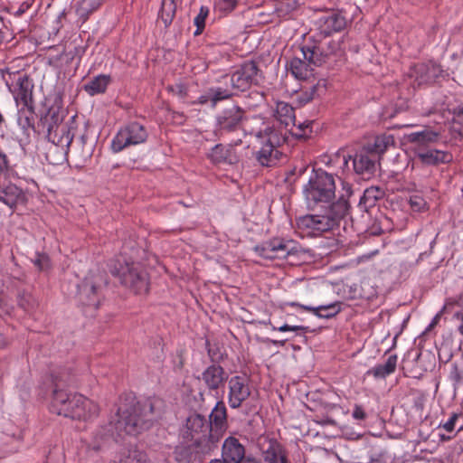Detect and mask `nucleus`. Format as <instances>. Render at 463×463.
<instances>
[{
	"label": "nucleus",
	"instance_id": "1",
	"mask_svg": "<svg viewBox=\"0 0 463 463\" xmlns=\"http://www.w3.org/2000/svg\"><path fill=\"white\" fill-rule=\"evenodd\" d=\"M163 401L160 398H146L137 401L128 395L117 411L115 429L120 435L137 436L150 429L162 413Z\"/></svg>",
	"mask_w": 463,
	"mask_h": 463
},
{
	"label": "nucleus",
	"instance_id": "2",
	"mask_svg": "<svg viewBox=\"0 0 463 463\" xmlns=\"http://www.w3.org/2000/svg\"><path fill=\"white\" fill-rule=\"evenodd\" d=\"M182 436L186 445L175 449V459L187 463H201L203 457L212 450L213 445L218 441V436L211 431L208 420L197 413L186 419Z\"/></svg>",
	"mask_w": 463,
	"mask_h": 463
},
{
	"label": "nucleus",
	"instance_id": "3",
	"mask_svg": "<svg viewBox=\"0 0 463 463\" xmlns=\"http://www.w3.org/2000/svg\"><path fill=\"white\" fill-rule=\"evenodd\" d=\"M347 200L340 197L324 210L323 213L306 214L297 219V229L302 237H317L332 231L348 213Z\"/></svg>",
	"mask_w": 463,
	"mask_h": 463
},
{
	"label": "nucleus",
	"instance_id": "4",
	"mask_svg": "<svg viewBox=\"0 0 463 463\" xmlns=\"http://www.w3.org/2000/svg\"><path fill=\"white\" fill-rule=\"evenodd\" d=\"M110 273L118 277L120 283L135 294L147 293L149 289L148 274L138 262L123 264L120 260L110 266Z\"/></svg>",
	"mask_w": 463,
	"mask_h": 463
},
{
	"label": "nucleus",
	"instance_id": "5",
	"mask_svg": "<svg viewBox=\"0 0 463 463\" xmlns=\"http://www.w3.org/2000/svg\"><path fill=\"white\" fill-rule=\"evenodd\" d=\"M349 160L353 161L354 171L365 178H369L375 171L376 156L369 148L364 147L354 156L348 155L345 149H339L330 158L329 164L338 167L343 173L349 169Z\"/></svg>",
	"mask_w": 463,
	"mask_h": 463
},
{
	"label": "nucleus",
	"instance_id": "6",
	"mask_svg": "<svg viewBox=\"0 0 463 463\" xmlns=\"http://www.w3.org/2000/svg\"><path fill=\"white\" fill-rule=\"evenodd\" d=\"M303 193L308 204L330 203L335 197L334 176L323 170L316 171L304 186Z\"/></svg>",
	"mask_w": 463,
	"mask_h": 463
},
{
	"label": "nucleus",
	"instance_id": "7",
	"mask_svg": "<svg viewBox=\"0 0 463 463\" xmlns=\"http://www.w3.org/2000/svg\"><path fill=\"white\" fill-rule=\"evenodd\" d=\"M262 146L256 154V159L262 166L271 167L278 164L282 153L279 147L286 141L285 134L274 128L267 127L257 135Z\"/></svg>",
	"mask_w": 463,
	"mask_h": 463
},
{
	"label": "nucleus",
	"instance_id": "8",
	"mask_svg": "<svg viewBox=\"0 0 463 463\" xmlns=\"http://www.w3.org/2000/svg\"><path fill=\"white\" fill-rule=\"evenodd\" d=\"M325 61V56L317 46L304 45L299 55L288 62V70L298 80H306L313 75V66H319Z\"/></svg>",
	"mask_w": 463,
	"mask_h": 463
},
{
	"label": "nucleus",
	"instance_id": "9",
	"mask_svg": "<svg viewBox=\"0 0 463 463\" xmlns=\"http://www.w3.org/2000/svg\"><path fill=\"white\" fill-rule=\"evenodd\" d=\"M148 137L146 128L138 122H130L120 128L111 142V149L118 153L129 146L144 143Z\"/></svg>",
	"mask_w": 463,
	"mask_h": 463
},
{
	"label": "nucleus",
	"instance_id": "10",
	"mask_svg": "<svg viewBox=\"0 0 463 463\" xmlns=\"http://www.w3.org/2000/svg\"><path fill=\"white\" fill-rule=\"evenodd\" d=\"M101 282L100 277L90 276L78 285L77 299L82 307L94 310L99 308L103 299Z\"/></svg>",
	"mask_w": 463,
	"mask_h": 463
},
{
	"label": "nucleus",
	"instance_id": "11",
	"mask_svg": "<svg viewBox=\"0 0 463 463\" xmlns=\"http://www.w3.org/2000/svg\"><path fill=\"white\" fill-rule=\"evenodd\" d=\"M257 254L267 260L286 259L288 255L295 254L296 242L291 240L274 238L254 248Z\"/></svg>",
	"mask_w": 463,
	"mask_h": 463
},
{
	"label": "nucleus",
	"instance_id": "12",
	"mask_svg": "<svg viewBox=\"0 0 463 463\" xmlns=\"http://www.w3.org/2000/svg\"><path fill=\"white\" fill-rule=\"evenodd\" d=\"M259 69L255 62H245L232 74L223 77L225 84H230L231 90L245 91L253 83H257V74Z\"/></svg>",
	"mask_w": 463,
	"mask_h": 463
},
{
	"label": "nucleus",
	"instance_id": "13",
	"mask_svg": "<svg viewBox=\"0 0 463 463\" xmlns=\"http://www.w3.org/2000/svg\"><path fill=\"white\" fill-rule=\"evenodd\" d=\"M415 159L411 161V171L417 170L419 164L427 166L447 165L453 161V155L445 150L436 148H414Z\"/></svg>",
	"mask_w": 463,
	"mask_h": 463
},
{
	"label": "nucleus",
	"instance_id": "14",
	"mask_svg": "<svg viewBox=\"0 0 463 463\" xmlns=\"http://www.w3.org/2000/svg\"><path fill=\"white\" fill-rule=\"evenodd\" d=\"M258 446L264 463H292L288 458V451L276 439L261 437Z\"/></svg>",
	"mask_w": 463,
	"mask_h": 463
},
{
	"label": "nucleus",
	"instance_id": "15",
	"mask_svg": "<svg viewBox=\"0 0 463 463\" xmlns=\"http://www.w3.org/2000/svg\"><path fill=\"white\" fill-rule=\"evenodd\" d=\"M250 392L249 380L245 376L235 375L228 380V403L231 408H240Z\"/></svg>",
	"mask_w": 463,
	"mask_h": 463
},
{
	"label": "nucleus",
	"instance_id": "16",
	"mask_svg": "<svg viewBox=\"0 0 463 463\" xmlns=\"http://www.w3.org/2000/svg\"><path fill=\"white\" fill-rule=\"evenodd\" d=\"M76 129V116H73L66 123L52 128L50 132H47V138L55 146H60L62 149H68L73 140Z\"/></svg>",
	"mask_w": 463,
	"mask_h": 463
},
{
	"label": "nucleus",
	"instance_id": "17",
	"mask_svg": "<svg viewBox=\"0 0 463 463\" xmlns=\"http://www.w3.org/2000/svg\"><path fill=\"white\" fill-rule=\"evenodd\" d=\"M206 157L214 165H233L240 161L239 154L231 144L215 145L207 152Z\"/></svg>",
	"mask_w": 463,
	"mask_h": 463
},
{
	"label": "nucleus",
	"instance_id": "18",
	"mask_svg": "<svg viewBox=\"0 0 463 463\" xmlns=\"http://www.w3.org/2000/svg\"><path fill=\"white\" fill-rule=\"evenodd\" d=\"M442 71L440 65L433 61L420 62L411 67V76L414 78L418 86L429 85L435 82Z\"/></svg>",
	"mask_w": 463,
	"mask_h": 463
},
{
	"label": "nucleus",
	"instance_id": "19",
	"mask_svg": "<svg viewBox=\"0 0 463 463\" xmlns=\"http://www.w3.org/2000/svg\"><path fill=\"white\" fill-rule=\"evenodd\" d=\"M74 411H69L67 418L77 420H89L99 415V407L93 401L81 394H76V400L73 401Z\"/></svg>",
	"mask_w": 463,
	"mask_h": 463
},
{
	"label": "nucleus",
	"instance_id": "20",
	"mask_svg": "<svg viewBox=\"0 0 463 463\" xmlns=\"http://www.w3.org/2000/svg\"><path fill=\"white\" fill-rule=\"evenodd\" d=\"M318 30L325 36H329L345 29L346 19L340 13L332 11L322 14L317 22Z\"/></svg>",
	"mask_w": 463,
	"mask_h": 463
},
{
	"label": "nucleus",
	"instance_id": "21",
	"mask_svg": "<svg viewBox=\"0 0 463 463\" xmlns=\"http://www.w3.org/2000/svg\"><path fill=\"white\" fill-rule=\"evenodd\" d=\"M17 79L14 89L12 90L14 99L23 106L33 105V83L30 77L26 74L16 72Z\"/></svg>",
	"mask_w": 463,
	"mask_h": 463
},
{
	"label": "nucleus",
	"instance_id": "22",
	"mask_svg": "<svg viewBox=\"0 0 463 463\" xmlns=\"http://www.w3.org/2000/svg\"><path fill=\"white\" fill-rule=\"evenodd\" d=\"M64 117L61 97L56 95L53 103L49 107L44 116L41 118L40 124L43 130L46 129V132H50L52 128L63 124Z\"/></svg>",
	"mask_w": 463,
	"mask_h": 463
},
{
	"label": "nucleus",
	"instance_id": "23",
	"mask_svg": "<svg viewBox=\"0 0 463 463\" xmlns=\"http://www.w3.org/2000/svg\"><path fill=\"white\" fill-rule=\"evenodd\" d=\"M245 447L235 437L225 439L222 447V458L226 463H240L245 458Z\"/></svg>",
	"mask_w": 463,
	"mask_h": 463
},
{
	"label": "nucleus",
	"instance_id": "24",
	"mask_svg": "<svg viewBox=\"0 0 463 463\" xmlns=\"http://www.w3.org/2000/svg\"><path fill=\"white\" fill-rule=\"evenodd\" d=\"M201 379L209 390L215 391L223 386L228 374L221 365L212 364L203 372Z\"/></svg>",
	"mask_w": 463,
	"mask_h": 463
},
{
	"label": "nucleus",
	"instance_id": "25",
	"mask_svg": "<svg viewBox=\"0 0 463 463\" xmlns=\"http://www.w3.org/2000/svg\"><path fill=\"white\" fill-rule=\"evenodd\" d=\"M209 417L210 420L208 421L211 424V431L215 434V436H218L219 439L228 426L227 409L223 401H219L216 403Z\"/></svg>",
	"mask_w": 463,
	"mask_h": 463
},
{
	"label": "nucleus",
	"instance_id": "26",
	"mask_svg": "<svg viewBox=\"0 0 463 463\" xmlns=\"http://www.w3.org/2000/svg\"><path fill=\"white\" fill-rule=\"evenodd\" d=\"M243 113V110L236 106L223 110L218 118L220 129L225 131L235 130L240 126Z\"/></svg>",
	"mask_w": 463,
	"mask_h": 463
},
{
	"label": "nucleus",
	"instance_id": "27",
	"mask_svg": "<svg viewBox=\"0 0 463 463\" xmlns=\"http://www.w3.org/2000/svg\"><path fill=\"white\" fill-rule=\"evenodd\" d=\"M0 201L15 209L18 205H24L27 197L24 192L15 184H9L0 192Z\"/></svg>",
	"mask_w": 463,
	"mask_h": 463
},
{
	"label": "nucleus",
	"instance_id": "28",
	"mask_svg": "<svg viewBox=\"0 0 463 463\" xmlns=\"http://www.w3.org/2000/svg\"><path fill=\"white\" fill-rule=\"evenodd\" d=\"M73 393H69L64 389H52V395L51 401L50 410L52 413L61 415L63 417L68 416L69 410L66 407L70 405L71 398Z\"/></svg>",
	"mask_w": 463,
	"mask_h": 463
},
{
	"label": "nucleus",
	"instance_id": "29",
	"mask_svg": "<svg viewBox=\"0 0 463 463\" xmlns=\"http://www.w3.org/2000/svg\"><path fill=\"white\" fill-rule=\"evenodd\" d=\"M288 306L292 307H299L303 310L311 312L312 314L320 318H332L341 311L340 302H334L329 305H323L317 307L301 305L298 302H290L288 303Z\"/></svg>",
	"mask_w": 463,
	"mask_h": 463
},
{
	"label": "nucleus",
	"instance_id": "30",
	"mask_svg": "<svg viewBox=\"0 0 463 463\" xmlns=\"http://www.w3.org/2000/svg\"><path fill=\"white\" fill-rule=\"evenodd\" d=\"M440 137L439 132L425 128L422 131L412 132L408 135V141L415 145V148H427L429 145L436 144Z\"/></svg>",
	"mask_w": 463,
	"mask_h": 463
},
{
	"label": "nucleus",
	"instance_id": "31",
	"mask_svg": "<svg viewBox=\"0 0 463 463\" xmlns=\"http://www.w3.org/2000/svg\"><path fill=\"white\" fill-rule=\"evenodd\" d=\"M397 354H390L383 364H378L366 371L365 376H373L374 379H385L394 373L397 367Z\"/></svg>",
	"mask_w": 463,
	"mask_h": 463
},
{
	"label": "nucleus",
	"instance_id": "32",
	"mask_svg": "<svg viewBox=\"0 0 463 463\" xmlns=\"http://www.w3.org/2000/svg\"><path fill=\"white\" fill-rule=\"evenodd\" d=\"M233 95V92L229 88L213 87L198 98L200 104H207L211 102L214 107L219 101L227 99Z\"/></svg>",
	"mask_w": 463,
	"mask_h": 463
},
{
	"label": "nucleus",
	"instance_id": "33",
	"mask_svg": "<svg viewBox=\"0 0 463 463\" xmlns=\"http://www.w3.org/2000/svg\"><path fill=\"white\" fill-rule=\"evenodd\" d=\"M52 389H64L66 387L73 386L75 383V377L71 370L69 368H62L53 371L50 375Z\"/></svg>",
	"mask_w": 463,
	"mask_h": 463
},
{
	"label": "nucleus",
	"instance_id": "34",
	"mask_svg": "<svg viewBox=\"0 0 463 463\" xmlns=\"http://www.w3.org/2000/svg\"><path fill=\"white\" fill-rule=\"evenodd\" d=\"M111 82L110 75L99 74L91 79L84 85V90L90 96L103 94L106 92L108 86Z\"/></svg>",
	"mask_w": 463,
	"mask_h": 463
},
{
	"label": "nucleus",
	"instance_id": "35",
	"mask_svg": "<svg viewBox=\"0 0 463 463\" xmlns=\"http://www.w3.org/2000/svg\"><path fill=\"white\" fill-rule=\"evenodd\" d=\"M274 117L282 125L288 127L295 121L296 117L294 108L287 102L279 101L276 104Z\"/></svg>",
	"mask_w": 463,
	"mask_h": 463
},
{
	"label": "nucleus",
	"instance_id": "36",
	"mask_svg": "<svg viewBox=\"0 0 463 463\" xmlns=\"http://www.w3.org/2000/svg\"><path fill=\"white\" fill-rule=\"evenodd\" d=\"M34 111L33 105L31 106H24L18 111V125L22 128L24 133L29 135V131L33 130L35 132L34 127Z\"/></svg>",
	"mask_w": 463,
	"mask_h": 463
},
{
	"label": "nucleus",
	"instance_id": "37",
	"mask_svg": "<svg viewBox=\"0 0 463 463\" xmlns=\"http://www.w3.org/2000/svg\"><path fill=\"white\" fill-rule=\"evenodd\" d=\"M395 146V140L392 135L391 134H382L375 137L373 146L368 147L373 154L375 155H383L385 153L390 147Z\"/></svg>",
	"mask_w": 463,
	"mask_h": 463
},
{
	"label": "nucleus",
	"instance_id": "38",
	"mask_svg": "<svg viewBox=\"0 0 463 463\" xmlns=\"http://www.w3.org/2000/svg\"><path fill=\"white\" fill-rule=\"evenodd\" d=\"M140 250L141 248L137 245L136 241L130 238L128 240H125L120 250V256L124 262L123 264H126V261L136 262L135 260L138 257Z\"/></svg>",
	"mask_w": 463,
	"mask_h": 463
},
{
	"label": "nucleus",
	"instance_id": "39",
	"mask_svg": "<svg viewBox=\"0 0 463 463\" xmlns=\"http://www.w3.org/2000/svg\"><path fill=\"white\" fill-rule=\"evenodd\" d=\"M300 0H278L275 14L278 17L288 19L300 6Z\"/></svg>",
	"mask_w": 463,
	"mask_h": 463
},
{
	"label": "nucleus",
	"instance_id": "40",
	"mask_svg": "<svg viewBox=\"0 0 463 463\" xmlns=\"http://www.w3.org/2000/svg\"><path fill=\"white\" fill-rule=\"evenodd\" d=\"M384 192L379 187L371 186L364 190L360 203L365 208L373 207L379 199L383 197Z\"/></svg>",
	"mask_w": 463,
	"mask_h": 463
},
{
	"label": "nucleus",
	"instance_id": "41",
	"mask_svg": "<svg viewBox=\"0 0 463 463\" xmlns=\"http://www.w3.org/2000/svg\"><path fill=\"white\" fill-rule=\"evenodd\" d=\"M99 5V0H81L78 5L76 13L82 22H86L90 14L96 11Z\"/></svg>",
	"mask_w": 463,
	"mask_h": 463
},
{
	"label": "nucleus",
	"instance_id": "42",
	"mask_svg": "<svg viewBox=\"0 0 463 463\" xmlns=\"http://www.w3.org/2000/svg\"><path fill=\"white\" fill-rule=\"evenodd\" d=\"M109 432V430L106 428L101 427L98 429L93 435V440L89 445V449L94 451L101 450L110 439V434Z\"/></svg>",
	"mask_w": 463,
	"mask_h": 463
},
{
	"label": "nucleus",
	"instance_id": "43",
	"mask_svg": "<svg viewBox=\"0 0 463 463\" xmlns=\"http://www.w3.org/2000/svg\"><path fill=\"white\" fill-rule=\"evenodd\" d=\"M17 305L24 312L31 314L37 308L38 302L32 294L20 291L17 295Z\"/></svg>",
	"mask_w": 463,
	"mask_h": 463
},
{
	"label": "nucleus",
	"instance_id": "44",
	"mask_svg": "<svg viewBox=\"0 0 463 463\" xmlns=\"http://www.w3.org/2000/svg\"><path fill=\"white\" fill-rule=\"evenodd\" d=\"M293 125V128L291 129L292 135H294L297 138H307L308 137L313 129L312 126L314 124V121L312 120H305L303 122L296 123V120L294 123H291Z\"/></svg>",
	"mask_w": 463,
	"mask_h": 463
},
{
	"label": "nucleus",
	"instance_id": "45",
	"mask_svg": "<svg viewBox=\"0 0 463 463\" xmlns=\"http://www.w3.org/2000/svg\"><path fill=\"white\" fill-rule=\"evenodd\" d=\"M319 88L318 83L312 84L308 88H303L296 94V101L299 106H304L310 102L317 92Z\"/></svg>",
	"mask_w": 463,
	"mask_h": 463
},
{
	"label": "nucleus",
	"instance_id": "46",
	"mask_svg": "<svg viewBox=\"0 0 463 463\" xmlns=\"http://www.w3.org/2000/svg\"><path fill=\"white\" fill-rule=\"evenodd\" d=\"M121 463H148V458L145 451L137 448H131L128 450V454L121 459Z\"/></svg>",
	"mask_w": 463,
	"mask_h": 463
},
{
	"label": "nucleus",
	"instance_id": "47",
	"mask_svg": "<svg viewBox=\"0 0 463 463\" xmlns=\"http://www.w3.org/2000/svg\"><path fill=\"white\" fill-rule=\"evenodd\" d=\"M174 0H163L162 7L160 11V19L165 24V27L167 28L171 25L174 20Z\"/></svg>",
	"mask_w": 463,
	"mask_h": 463
},
{
	"label": "nucleus",
	"instance_id": "48",
	"mask_svg": "<svg viewBox=\"0 0 463 463\" xmlns=\"http://www.w3.org/2000/svg\"><path fill=\"white\" fill-rule=\"evenodd\" d=\"M209 14V8L206 6H202L199 14L195 16L194 23L196 26V31L194 32L195 35H199L203 33L205 26V19Z\"/></svg>",
	"mask_w": 463,
	"mask_h": 463
},
{
	"label": "nucleus",
	"instance_id": "49",
	"mask_svg": "<svg viewBox=\"0 0 463 463\" xmlns=\"http://www.w3.org/2000/svg\"><path fill=\"white\" fill-rule=\"evenodd\" d=\"M239 0H216L215 10L222 14L231 13L238 5Z\"/></svg>",
	"mask_w": 463,
	"mask_h": 463
},
{
	"label": "nucleus",
	"instance_id": "50",
	"mask_svg": "<svg viewBox=\"0 0 463 463\" xmlns=\"http://www.w3.org/2000/svg\"><path fill=\"white\" fill-rule=\"evenodd\" d=\"M455 304H457L456 300H453L451 298L448 299L445 302V305L443 306L442 309L439 312H438L435 315V317L432 318L431 322L430 323V325L427 327V331H430L431 329H433L439 323V320H440L443 313H445L448 308L451 307Z\"/></svg>",
	"mask_w": 463,
	"mask_h": 463
},
{
	"label": "nucleus",
	"instance_id": "51",
	"mask_svg": "<svg viewBox=\"0 0 463 463\" xmlns=\"http://www.w3.org/2000/svg\"><path fill=\"white\" fill-rule=\"evenodd\" d=\"M410 205L415 212H422L426 209V201L419 195H412L410 197Z\"/></svg>",
	"mask_w": 463,
	"mask_h": 463
},
{
	"label": "nucleus",
	"instance_id": "52",
	"mask_svg": "<svg viewBox=\"0 0 463 463\" xmlns=\"http://www.w3.org/2000/svg\"><path fill=\"white\" fill-rule=\"evenodd\" d=\"M273 330H278L279 332H288V331H293V332H298L301 331L302 333H307L309 332L308 326H289L288 324H285L279 327L273 326Z\"/></svg>",
	"mask_w": 463,
	"mask_h": 463
},
{
	"label": "nucleus",
	"instance_id": "53",
	"mask_svg": "<svg viewBox=\"0 0 463 463\" xmlns=\"http://www.w3.org/2000/svg\"><path fill=\"white\" fill-rule=\"evenodd\" d=\"M34 265L37 266L40 270L48 269L50 267L49 257L44 253L38 254L36 260H34Z\"/></svg>",
	"mask_w": 463,
	"mask_h": 463
},
{
	"label": "nucleus",
	"instance_id": "54",
	"mask_svg": "<svg viewBox=\"0 0 463 463\" xmlns=\"http://www.w3.org/2000/svg\"><path fill=\"white\" fill-rule=\"evenodd\" d=\"M459 415L458 413H452L449 419L444 422L441 426L448 432H451L455 430L456 422Z\"/></svg>",
	"mask_w": 463,
	"mask_h": 463
},
{
	"label": "nucleus",
	"instance_id": "55",
	"mask_svg": "<svg viewBox=\"0 0 463 463\" xmlns=\"http://www.w3.org/2000/svg\"><path fill=\"white\" fill-rule=\"evenodd\" d=\"M352 417L356 420H364L366 419L367 414L362 405L355 404L354 406Z\"/></svg>",
	"mask_w": 463,
	"mask_h": 463
},
{
	"label": "nucleus",
	"instance_id": "56",
	"mask_svg": "<svg viewBox=\"0 0 463 463\" xmlns=\"http://www.w3.org/2000/svg\"><path fill=\"white\" fill-rule=\"evenodd\" d=\"M84 52H85V49L81 46L74 47L73 51H70L66 53L68 61H72L75 57H78L79 60H80Z\"/></svg>",
	"mask_w": 463,
	"mask_h": 463
},
{
	"label": "nucleus",
	"instance_id": "57",
	"mask_svg": "<svg viewBox=\"0 0 463 463\" xmlns=\"http://www.w3.org/2000/svg\"><path fill=\"white\" fill-rule=\"evenodd\" d=\"M450 379L454 384H459L462 381V375L456 365L450 373Z\"/></svg>",
	"mask_w": 463,
	"mask_h": 463
},
{
	"label": "nucleus",
	"instance_id": "58",
	"mask_svg": "<svg viewBox=\"0 0 463 463\" xmlns=\"http://www.w3.org/2000/svg\"><path fill=\"white\" fill-rule=\"evenodd\" d=\"M32 6V3L28 1L23 2L17 11L15 12L16 15H22L24 14L30 7Z\"/></svg>",
	"mask_w": 463,
	"mask_h": 463
},
{
	"label": "nucleus",
	"instance_id": "59",
	"mask_svg": "<svg viewBox=\"0 0 463 463\" xmlns=\"http://www.w3.org/2000/svg\"><path fill=\"white\" fill-rule=\"evenodd\" d=\"M455 316L458 319L460 320V323L458 326V332L462 336V339L460 340V345H463V312H458Z\"/></svg>",
	"mask_w": 463,
	"mask_h": 463
},
{
	"label": "nucleus",
	"instance_id": "60",
	"mask_svg": "<svg viewBox=\"0 0 463 463\" xmlns=\"http://www.w3.org/2000/svg\"><path fill=\"white\" fill-rule=\"evenodd\" d=\"M399 112L398 109H394L393 111L388 108H386L385 109H383V113H382V117L383 119H391L392 118L395 117V115Z\"/></svg>",
	"mask_w": 463,
	"mask_h": 463
},
{
	"label": "nucleus",
	"instance_id": "61",
	"mask_svg": "<svg viewBox=\"0 0 463 463\" xmlns=\"http://www.w3.org/2000/svg\"><path fill=\"white\" fill-rule=\"evenodd\" d=\"M164 108L161 109V110H163ZM165 110L167 112V116L172 119L174 118V112L171 110V108H170V104L169 103H166L165 104Z\"/></svg>",
	"mask_w": 463,
	"mask_h": 463
},
{
	"label": "nucleus",
	"instance_id": "62",
	"mask_svg": "<svg viewBox=\"0 0 463 463\" xmlns=\"http://www.w3.org/2000/svg\"><path fill=\"white\" fill-rule=\"evenodd\" d=\"M76 394L77 393L72 394V397L71 398V401H70V405L68 404L66 406L70 411H71V412L74 411L73 401L76 400Z\"/></svg>",
	"mask_w": 463,
	"mask_h": 463
},
{
	"label": "nucleus",
	"instance_id": "63",
	"mask_svg": "<svg viewBox=\"0 0 463 463\" xmlns=\"http://www.w3.org/2000/svg\"><path fill=\"white\" fill-rule=\"evenodd\" d=\"M6 345L5 336L0 333V348L5 347Z\"/></svg>",
	"mask_w": 463,
	"mask_h": 463
},
{
	"label": "nucleus",
	"instance_id": "64",
	"mask_svg": "<svg viewBox=\"0 0 463 463\" xmlns=\"http://www.w3.org/2000/svg\"><path fill=\"white\" fill-rule=\"evenodd\" d=\"M209 463H226L222 459H213Z\"/></svg>",
	"mask_w": 463,
	"mask_h": 463
}]
</instances>
